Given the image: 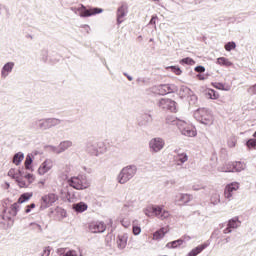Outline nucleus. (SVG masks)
Wrapping results in <instances>:
<instances>
[{"label":"nucleus","instance_id":"nucleus-29","mask_svg":"<svg viewBox=\"0 0 256 256\" xmlns=\"http://www.w3.org/2000/svg\"><path fill=\"white\" fill-rule=\"evenodd\" d=\"M207 247H209L208 244H202L197 246L196 248L192 249L189 253L188 256H197L199 255V253H201L202 251H205V249H207Z\"/></svg>","mask_w":256,"mask_h":256},{"label":"nucleus","instance_id":"nucleus-52","mask_svg":"<svg viewBox=\"0 0 256 256\" xmlns=\"http://www.w3.org/2000/svg\"><path fill=\"white\" fill-rule=\"evenodd\" d=\"M49 255H51V248L47 246L43 249L41 256H49Z\"/></svg>","mask_w":256,"mask_h":256},{"label":"nucleus","instance_id":"nucleus-47","mask_svg":"<svg viewBox=\"0 0 256 256\" xmlns=\"http://www.w3.org/2000/svg\"><path fill=\"white\" fill-rule=\"evenodd\" d=\"M48 148L50 149V151H52V153H56V155H61V150L59 148V145L58 146L50 145L48 146Z\"/></svg>","mask_w":256,"mask_h":256},{"label":"nucleus","instance_id":"nucleus-49","mask_svg":"<svg viewBox=\"0 0 256 256\" xmlns=\"http://www.w3.org/2000/svg\"><path fill=\"white\" fill-rule=\"evenodd\" d=\"M170 69L172 73H175V75H181V73H183V71H181V68L176 66H171Z\"/></svg>","mask_w":256,"mask_h":256},{"label":"nucleus","instance_id":"nucleus-23","mask_svg":"<svg viewBox=\"0 0 256 256\" xmlns=\"http://www.w3.org/2000/svg\"><path fill=\"white\" fill-rule=\"evenodd\" d=\"M127 241H129V234L127 233L119 234L116 240L117 248L120 249V251H123V249L127 247Z\"/></svg>","mask_w":256,"mask_h":256},{"label":"nucleus","instance_id":"nucleus-51","mask_svg":"<svg viewBox=\"0 0 256 256\" xmlns=\"http://www.w3.org/2000/svg\"><path fill=\"white\" fill-rule=\"evenodd\" d=\"M57 255L59 256H65L67 253V248H58L56 251Z\"/></svg>","mask_w":256,"mask_h":256},{"label":"nucleus","instance_id":"nucleus-61","mask_svg":"<svg viewBox=\"0 0 256 256\" xmlns=\"http://www.w3.org/2000/svg\"><path fill=\"white\" fill-rule=\"evenodd\" d=\"M184 239H185L186 241H191V237H190V236H184Z\"/></svg>","mask_w":256,"mask_h":256},{"label":"nucleus","instance_id":"nucleus-38","mask_svg":"<svg viewBox=\"0 0 256 256\" xmlns=\"http://www.w3.org/2000/svg\"><path fill=\"white\" fill-rule=\"evenodd\" d=\"M32 197L33 193H24L19 197L16 203H18V205H21V203H26V201H29V199H31Z\"/></svg>","mask_w":256,"mask_h":256},{"label":"nucleus","instance_id":"nucleus-62","mask_svg":"<svg viewBox=\"0 0 256 256\" xmlns=\"http://www.w3.org/2000/svg\"><path fill=\"white\" fill-rule=\"evenodd\" d=\"M197 77H198V79H200V80L205 79L204 77L201 76V74H198Z\"/></svg>","mask_w":256,"mask_h":256},{"label":"nucleus","instance_id":"nucleus-37","mask_svg":"<svg viewBox=\"0 0 256 256\" xmlns=\"http://www.w3.org/2000/svg\"><path fill=\"white\" fill-rule=\"evenodd\" d=\"M183 239H178L172 242H169L166 244V247L168 249H177V247H181V244L183 243Z\"/></svg>","mask_w":256,"mask_h":256},{"label":"nucleus","instance_id":"nucleus-18","mask_svg":"<svg viewBox=\"0 0 256 256\" xmlns=\"http://www.w3.org/2000/svg\"><path fill=\"white\" fill-rule=\"evenodd\" d=\"M18 173L20 174V181L25 183L26 186H19L21 189H27L32 183L35 181V176L33 174H26L23 175V172L21 170H18Z\"/></svg>","mask_w":256,"mask_h":256},{"label":"nucleus","instance_id":"nucleus-19","mask_svg":"<svg viewBox=\"0 0 256 256\" xmlns=\"http://www.w3.org/2000/svg\"><path fill=\"white\" fill-rule=\"evenodd\" d=\"M193 199L192 194L179 193L175 196V203L177 205H187Z\"/></svg>","mask_w":256,"mask_h":256},{"label":"nucleus","instance_id":"nucleus-46","mask_svg":"<svg viewBox=\"0 0 256 256\" xmlns=\"http://www.w3.org/2000/svg\"><path fill=\"white\" fill-rule=\"evenodd\" d=\"M246 147H248V149H256V139H249L246 142Z\"/></svg>","mask_w":256,"mask_h":256},{"label":"nucleus","instance_id":"nucleus-14","mask_svg":"<svg viewBox=\"0 0 256 256\" xmlns=\"http://www.w3.org/2000/svg\"><path fill=\"white\" fill-rule=\"evenodd\" d=\"M238 190H239V183L232 182L228 184L224 190L225 199H227V201H232L233 196L235 195V192H237Z\"/></svg>","mask_w":256,"mask_h":256},{"label":"nucleus","instance_id":"nucleus-28","mask_svg":"<svg viewBox=\"0 0 256 256\" xmlns=\"http://www.w3.org/2000/svg\"><path fill=\"white\" fill-rule=\"evenodd\" d=\"M169 230L167 228H161L160 230H157L156 232H154L153 234V240L154 241H161V239H163V237H165V234L168 232Z\"/></svg>","mask_w":256,"mask_h":256},{"label":"nucleus","instance_id":"nucleus-31","mask_svg":"<svg viewBox=\"0 0 256 256\" xmlns=\"http://www.w3.org/2000/svg\"><path fill=\"white\" fill-rule=\"evenodd\" d=\"M58 146L60 148V153H65V151H67V149H71V147H73V141L64 140V141L60 142V144Z\"/></svg>","mask_w":256,"mask_h":256},{"label":"nucleus","instance_id":"nucleus-32","mask_svg":"<svg viewBox=\"0 0 256 256\" xmlns=\"http://www.w3.org/2000/svg\"><path fill=\"white\" fill-rule=\"evenodd\" d=\"M166 123L167 125H176L179 128L183 120L177 119L175 116H167Z\"/></svg>","mask_w":256,"mask_h":256},{"label":"nucleus","instance_id":"nucleus-4","mask_svg":"<svg viewBox=\"0 0 256 256\" xmlns=\"http://www.w3.org/2000/svg\"><path fill=\"white\" fill-rule=\"evenodd\" d=\"M85 151L91 157H99V155H103V153L107 152V146L103 142H95L93 140H89L85 144Z\"/></svg>","mask_w":256,"mask_h":256},{"label":"nucleus","instance_id":"nucleus-26","mask_svg":"<svg viewBox=\"0 0 256 256\" xmlns=\"http://www.w3.org/2000/svg\"><path fill=\"white\" fill-rule=\"evenodd\" d=\"M230 165L233 167L234 173H241V171H245V169L247 168L245 162L241 161L233 162V164Z\"/></svg>","mask_w":256,"mask_h":256},{"label":"nucleus","instance_id":"nucleus-10","mask_svg":"<svg viewBox=\"0 0 256 256\" xmlns=\"http://www.w3.org/2000/svg\"><path fill=\"white\" fill-rule=\"evenodd\" d=\"M59 197L55 193H49L47 195L42 196L40 209H49L53 203H55Z\"/></svg>","mask_w":256,"mask_h":256},{"label":"nucleus","instance_id":"nucleus-7","mask_svg":"<svg viewBox=\"0 0 256 256\" xmlns=\"http://www.w3.org/2000/svg\"><path fill=\"white\" fill-rule=\"evenodd\" d=\"M3 211L0 214V225L3 227V229H11L13 223L15 221L13 218L7 213V202H4L3 204Z\"/></svg>","mask_w":256,"mask_h":256},{"label":"nucleus","instance_id":"nucleus-27","mask_svg":"<svg viewBox=\"0 0 256 256\" xmlns=\"http://www.w3.org/2000/svg\"><path fill=\"white\" fill-rule=\"evenodd\" d=\"M189 160V156L186 153H179L174 156V161H176L177 165H183V163H187Z\"/></svg>","mask_w":256,"mask_h":256},{"label":"nucleus","instance_id":"nucleus-25","mask_svg":"<svg viewBox=\"0 0 256 256\" xmlns=\"http://www.w3.org/2000/svg\"><path fill=\"white\" fill-rule=\"evenodd\" d=\"M51 169H53V161L50 159H47L38 168V173L39 175H45V173H49Z\"/></svg>","mask_w":256,"mask_h":256},{"label":"nucleus","instance_id":"nucleus-1","mask_svg":"<svg viewBox=\"0 0 256 256\" xmlns=\"http://www.w3.org/2000/svg\"><path fill=\"white\" fill-rule=\"evenodd\" d=\"M69 187L76 189L77 191H83L91 187V180L85 174H79L68 179Z\"/></svg>","mask_w":256,"mask_h":256},{"label":"nucleus","instance_id":"nucleus-22","mask_svg":"<svg viewBox=\"0 0 256 256\" xmlns=\"http://www.w3.org/2000/svg\"><path fill=\"white\" fill-rule=\"evenodd\" d=\"M127 13H129V11L127 10V5L122 4L116 13V17H117V25H121V23H123V21H125V17H127Z\"/></svg>","mask_w":256,"mask_h":256},{"label":"nucleus","instance_id":"nucleus-54","mask_svg":"<svg viewBox=\"0 0 256 256\" xmlns=\"http://www.w3.org/2000/svg\"><path fill=\"white\" fill-rule=\"evenodd\" d=\"M194 71H196V73H205V68L203 66H196Z\"/></svg>","mask_w":256,"mask_h":256},{"label":"nucleus","instance_id":"nucleus-15","mask_svg":"<svg viewBox=\"0 0 256 256\" xmlns=\"http://www.w3.org/2000/svg\"><path fill=\"white\" fill-rule=\"evenodd\" d=\"M158 95H169V93H176L177 86L175 84H161L156 87Z\"/></svg>","mask_w":256,"mask_h":256},{"label":"nucleus","instance_id":"nucleus-42","mask_svg":"<svg viewBox=\"0 0 256 256\" xmlns=\"http://www.w3.org/2000/svg\"><path fill=\"white\" fill-rule=\"evenodd\" d=\"M232 165H233V162L226 164V166L222 168V171L224 173H235V168H233Z\"/></svg>","mask_w":256,"mask_h":256},{"label":"nucleus","instance_id":"nucleus-17","mask_svg":"<svg viewBox=\"0 0 256 256\" xmlns=\"http://www.w3.org/2000/svg\"><path fill=\"white\" fill-rule=\"evenodd\" d=\"M238 227H241V222L238 217H234L228 221L227 227L223 230V233L224 235L233 233V229H238Z\"/></svg>","mask_w":256,"mask_h":256},{"label":"nucleus","instance_id":"nucleus-60","mask_svg":"<svg viewBox=\"0 0 256 256\" xmlns=\"http://www.w3.org/2000/svg\"><path fill=\"white\" fill-rule=\"evenodd\" d=\"M122 225H123V227H128L129 224H127V222H125V220H123Z\"/></svg>","mask_w":256,"mask_h":256},{"label":"nucleus","instance_id":"nucleus-40","mask_svg":"<svg viewBox=\"0 0 256 256\" xmlns=\"http://www.w3.org/2000/svg\"><path fill=\"white\" fill-rule=\"evenodd\" d=\"M206 97H208V99H219V92L213 89H208L206 91Z\"/></svg>","mask_w":256,"mask_h":256},{"label":"nucleus","instance_id":"nucleus-13","mask_svg":"<svg viewBox=\"0 0 256 256\" xmlns=\"http://www.w3.org/2000/svg\"><path fill=\"white\" fill-rule=\"evenodd\" d=\"M107 225L103 221H92L88 224L90 233H105Z\"/></svg>","mask_w":256,"mask_h":256},{"label":"nucleus","instance_id":"nucleus-5","mask_svg":"<svg viewBox=\"0 0 256 256\" xmlns=\"http://www.w3.org/2000/svg\"><path fill=\"white\" fill-rule=\"evenodd\" d=\"M194 119L201 123L202 125H206L210 127L213 125V114L207 108H199L194 112Z\"/></svg>","mask_w":256,"mask_h":256},{"label":"nucleus","instance_id":"nucleus-55","mask_svg":"<svg viewBox=\"0 0 256 256\" xmlns=\"http://www.w3.org/2000/svg\"><path fill=\"white\" fill-rule=\"evenodd\" d=\"M31 209H35V203L26 206L25 213H31Z\"/></svg>","mask_w":256,"mask_h":256},{"label":"nucleus","instance_id":"nucleus-34","mask_svg":"<svg viewBox=\"0 0 256 256\" xmlns=\"http://www.w3.org/2000/svg\"><path fill=\"white\" fill-rule=\"evenodd\" d=\"M23 159H25V154L18 152L13 156L12 163H14V165H21Z\"/></svg>","mask_w":256,"mask_h":256},{"label":"nucleus","instance_id":"nucleus-57","mask_svg":"<svg viewBox=\"0 0 256 256\" xmlns=\"http://www.w3.org/2000/svg\"><path fill=\"white\" fill-rule=\"evenodd\" d=\"M47 51H42V61L47 62Z\"/></svg>","mask_w":256,"mask_h":256},{"label":"nucleus","instance_id":"nucleus-44","mask_svg":"<svg viewBox=\"0 0 256 256\" xmlns=\"http://www.w3.org/2000/svg\"><path fill=\"white\" fill-rule=\"evenodd\" d=\"M181 65H195V60L192 58L186 57L180 61Z\"/></svg>","mask_w":256,"mask_h":256},{"label":"nucleus","instance_id":"nucleus-35","mask_svg":"<svg viewBox=\"0 0 256 256\" xmlns=\"http://www.w3.org/2000/svg\"><path fill=\"white\" fill-rule=\"evenodd\" d=\"M55 213H56V217H57L58 221H61V220L65 219V217H67V211H65V209H63L61 207H57L55 209Z\"/></svg>","mask_w":256,"mask_h":256},{"label":"nucleus","instance_id":"nucleus-59","mask_svg":"<svg viewBox=\"0 0 256 256\" xmlns=\"http://www.w3.org/2000/svg\"><path fill=\"white\" fill-rule=\"evenodd\" d=\"M224 241H225V243H229L231 241V237H229V236L226 237Z\"/></svg>","mask_w":256,"mask_h":256},{"label":"nucleus","instance_id":"nucleus-11","mask_svg":"<svg viewBox=\"0 0 256 256\" xmlns=\"http://www.w3.org/2000/svg\"><path fill=\"white\" fill-rule=\"evenodd\" d=\"M178 129L185 137H195L197 135V130L183 120Z\"/></svg>","mask_w":256,"mask_h":256},{"label":"nucleus","instance_id":"nucleus-24","mask_svg":"<svg viewBox=\"0 0 256 256\" xmlns=\"http://www.w3.org/2000/svg\"><path fill=\"white\" fill-rule=\"evenodd\" d=\"M13 69H15V62H7L1 69V78L7 79L8 75L13 73Z\"/></svg>","mask_w":256,"mask_h":256},{"label":"nucleus","instance_id":"nucleus-36","mask_svg":"<svg viewBox=\"0 0 256 256\" xmlns=\"http://www.w3.org/2000/svg\"><path fill=\"white\" fill-rule=\"evenodd\" d=\"M217 64L222 65L223 67H231L233 66V62L229 61V59L225 57H220L217 59Z\"/></svg>","mask_w":256,"mask_h":256},{"label":"nucleus","instance_id":"nucleus-3","mask_svg":"<svg viewBox=\"0 0 256 256\" xmlns=\"http://www.w3.org/2000/svg\"><path fill=\"white\" fill-rule=\"evenodd\" d=\"M137 175V165L131 164L122 168L117 176V181L120 185H125V183H129L133 177Z\"/></svg>","mask_w":256,"mask_h":256},{"label":"nucleus","instance_id":"nucleus-43","mask_svg":"<svg viewBox=\"0 0 256 256\" xmlns=\"http://www.w3.org/2000/svg\"><path fill=\"white\" fill-rule=\"evenodd\" d=\"M32 163H33V158L31 157V155L28 154L26 156V160H25V163H24L25 169H27V170L31 169V164Z\"/></svg>","mask_w":256,"mask_h":256},{"label":"nucleus","instance_id":"nucleus-21","mask_svg":"<svg viewBox=\"0 0 256 256\" xmlns=\"http://www.w3.org/2000/svg\"><path fill=\"white\" fill-rule=\"evenodd\" d=\"M151 121H153V116H151L149 113L140 114L137 118L139 127H147Z\"/></svg>","mask_w":256,"mask_h":256},{"label":"nucleus","instance_id":"nucleus-63","mask_svg":"<svg viewBox=\"0 0 256 256\" xmlns=\"http://www.w3.org/2000/svg\"><path fill=\"white\" fill-rule=\"evenodd\" d=\"M38 229H41V225L37 224Z\"/></svg>","mask_w":256,"mask_h":256},{"label":"nucleus","instance_id":"nucleus-6","mask_svg":"<svg viewBox=\"0 0 256 256\" xmlns=\"http://www.w3.org/2000/svg\"><path fill=\"white\" fill-rule=\"evenodd\" d=\"M71 11H74V13H77V11L80 13V17H93V15H99V13H103L102 8H89L85 7V5L80 4V7H71Z\"/></svg>","mask_w":256,"mask_h":256},{"label":"nucleus","instance_id":"nucleus-48","mask_svg":"<svg viewBox=\"0 0 256 256\" xmlns=\"http://www.w3.org/2000/svg\"><path fill=\"white\" fill-rule=\"evenodd\" d=\"M132 233H133V235H141V227L133 224Z\"/></svg>","mask_w":256,"mask_h":256},{"label":"nucleus","instance_id":"nucleus-53","mask_svg":"<svg viewBox=\"0 0 256 256\" xmlns=\"http://www.w3.org/2000/svg\"><path fill=\"white\" fill-rule=\"evenodd\" d=\"M201 189H205V186H203L202 184H194L192 186L193 191H201Z\"/></svg>","mask_w":256,"mask_h":256},{"label":"nucleus","instance_id":"nucleus-56","mask_svg":"<svg viewBox=\"0 0 256 256\" xmlns=\"http://www.w3.org/2000/svg\"><path fill=\"white\" fill-rule=\"evenodd\" d=\"M157 23V16H153L149 22V25H156Z\"/></svg>","mask_w":256,"mask_h":256},{"label":"nucleus","instance_id":"nucleus-12","mask_svg":"<svg viewBox=\"0 0 256 256\" xmlns=\"http://www.w3.org/2000/svg\"><path fill=\"white\" fill-rule=\"evenodd\" d=\"M179 95L182 99H188V101H191L192 103L197 102V96L195 93L187 86H181Z\"/></svg>","mask_w":256,"mask_h":256},{"label":"nucleus","instance_id":"nucleus-8","mask_svg":"<svg viewBox=\"0 0 256 256\" xmlns=\"http://www.w3.org/2000/svg\"><path fill=\"white\" fill-rule=\"evenodd\" d=\"M158 107L163 111H171V113L177 112V102L169 98H162L158 101Z\"/></svg>","mask_w":256,"mask_h":256},{"label":"nucleus","instance_id":"nucleus-16","mask_svg":"<svg viewBox=\"0 0 256 256\" xmlns=\"http://www.w3.org/2000/svg\"><path fill=\"white\" fill-rule=\"evenodd\" d=\"M171 213L165 209L163 205H155L154 217L160 219L161 221H165V219H169Z\"/></svg>","mask_w":256,"mask_h":256},{"label":"nucleus","instance_id":"nucleus-2","mask_svg":"<svg viewBox=\"0 0 256 256\" xmlns=\"http://www.w3.org/2000/svg\"><path fill=\"white\" fill-rule=\"evenodd\" d=\"M61 125V120L58 118H43L34 120L31 124L32 129H37L40 131H47L53 127Z\"/></svg>","mask_w":256,"mask_h":256},{"label":"nucleus","instance_id":"nucleus-41","mask_svg":"<svg viewBox=\"0 0 256 256\" xmlns=\"http://www.w3.org/2000/svg\"><path fill=\"white\" fill-rule=\"evenodd\" d=\"M144 213L147 217H155V205L148 206L145 210Z\"/></svg>","mask_w":256,"mask_h":256},{"label":"nucleus","instance_id":"nucleus-64","mask_svg":"<svg viewBox=\"0 0 256 256\" xmlns=\"http://www.w3.org/2000/svg\"><path fill=\"white\" fill-rule=\"evenodd\" d=\"M253 137H255V139H256V132H254Z\"/></svg>","mask_w":256,"mask_h":256},{"label":"nucleus","instance_id":"nucleus-39","mask_svg":"<svg viewBox=\"0 0 256 256\" xmlns=\"http://www.w3.org/2000/svg\"><path fill=\"white\" fill-rule=\"evenodd\" d=\"M210 203L212 205H219L221 203V195L217 192L213 193L210 197Z\"/></svg>","mask_w":256,"mask_h":256},{"label":"nucleus","instance_id":"nucleus-30","mask_svg":"<svg viewBox=\"0 0 256 256\" xmlns=\"http://www.w3.org/2000/svg\"><path fill=\"white\" fill-rule=\"evenodd\" d=\"M89 206L85 202H79L76 204H73V209L76 211V213H85L87 211Z\"/></svg>","mask_w":256,"mask_h":256},{"label":"nucleus","instance_id":"nucleus-45","mask_svg":"<svg viewBox=\"0 0 256 256\" xmlns=\"http://www.w3.org/2000/svg\"><path fill=\"white\" fill-rule=\"evenodd\" d=\"M236 47H237V44H235V42L232 41V42L226 43L225 46H224V49L226 51H233V49H235Z\"/></svg>","mask_w":256,"mask_h":256},{"label":"nucleus","instance_id":"nucleus-20","mask_svg":"<svg viewBox=\"0 0 256 256\" xmlns=\"http://www.w3.org/2000/svg\"><path fill=\"white\" fill-rule=\"evenodd\" d=\"M8 177H11L14 179L18 185V187H26L27 184L21 180V174L19 173V170H15V168H11L8 171Z\"/></svg>","mask_w":256,"mask_h":256},{"label":"nucleus","instance_id":"nucleus-9","mask_svg":"<svg viewBox=\"0 0 256 256\" xmlns=\"http://www.w3.org/2000/svg\"><path fill=\"white\" fill-rule=\"evenodd\" d=\"M165 148V139L161 137L152 138L149 141L150 153H159Z\"/></svg>","mask_w":256,"mask_h":256},{"label":"nucleus","instance_id":"nucleus-33","mask_svg":"<svg viewBox=\"0 0 256 256\" xmlns=\"http://www.w3.org/2000/svg\"><path fill=\"white\" fill-rule=\"evenodd\" d=\"M7 213L13 218L17 217V213H19V203H14L10 206V208H7Z\"/></svg>","mask_w":256,"mask_h":256},{"label":"nucleus","instance_id":"nucleus-50","mask_svg":"<svg viewBox=\"0 0 256 256\" xmlns=\"http://www.w3.org/2000/svg\"><path fill=\"white\" fill-rule=\"evenodd\" d=\"M214 87L220 91H229V88H225V84L223 83H217Z\"/></svg>","mask_w":256,"mask_h":256},{"label":"nucleus","instance_id":"nucleus-58","mask_svg":"<svg viewBox=\"0 0 256 256\" xmlns=\"http://www.w3.org/2000/svg\"><path fill=\"white\" fill-rule=\"evenodd\" d=\"M124 77H127L128 81H133V77L131 75H128L127 72L123 73Z\"/></svg>","mask_w":256,"mask_h":256}]
</instances>
